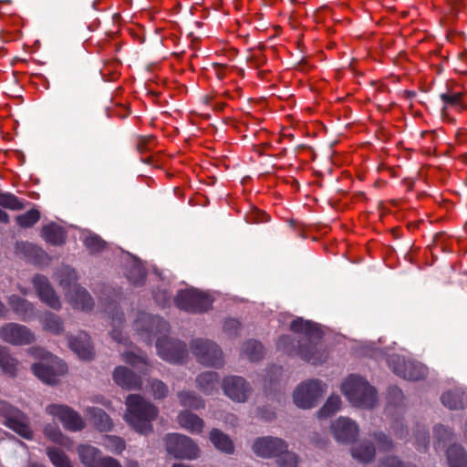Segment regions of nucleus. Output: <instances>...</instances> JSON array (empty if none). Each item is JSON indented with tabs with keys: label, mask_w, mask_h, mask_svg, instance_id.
Instances as JSON below:
<instances>
[{
	"label": "nucleus",
	"mask_w": 467,
	"mask_h": 467,
	"mask_svg": "<svg viewBox=\"0 0 467 467\" xmlns=\"http://www.w3.org/2000/svg\"><path fill=\"white\" fill-rule=\"evenodd\" d=\"M435 434L438 437L439 443L448 440L451 433L443 426H438L435 428Z\"/></svg>",
	"instance_id": "obj_47"
},
{
	"label": "nucleus",
	"mask_w": 467,
	"mask_h": 467,
	"mask_svg": "<svg viewBox=\"0 0 467 467\" xmlns=\"http://www.w3.org/2000/svg\"><path fill=\"white\" fill-rule=\"evenodd\" d=\"M9 306L16 314L24 317L33 310L32 304L17 295H12L8 299Z\"/></svg>",
	"instance_id": "obj_31"
},
{
	"label": "nucleus",
	"mask_w": 467,
	"mask_h": 467,
	"mask_svg": "<svg viewBox=\"0 0 467 467\" xmlns=\"http://www.w3.org/2000/svg\"><path fill=\"white\" fill-rule=\"evenodd\" d=\"M40 212L36 208H32L25 213L17 215L16 222L21 228L26 229L34 226L40 220Z\"/></svg>",
	"instance_id": "obj_32"
},
{
	"label": "nucleus",
	"mask_w": 467,
	"mask_h": 467,
	"mask_svg": "<svg viewBox=\"0 0 467 467\" xmlns=\"http://www.w3.org/2000/svg\"><path fill=\"white\" fill-rule=\"evenodd\" d=\"M10 220V217L8 213L2 209H0V223H8Z\"/></svg>",
	"instance_id": "obj_53"
},
{
	"label": "nucleus",
	"mask_w": 467,
	"mask_h": 467,
	"mask_svg": "<svg viewBox=\"0 0 467 467\" xmlns=\"http://www.w3.org/2000/svg\"><path fill=\"white\" fill-rule=\"evenodd\" d=\"M210 440L217 450L229 454L234 452L233 441L219 430L213 429L211 431Z\"/></svg>",
	"instance_id": "obj_26"
},
{
	"label": "nucleus",
	"mask_w": 467,
	"mask_h": 467,
	"mask_svg": "<svg viewBox=\"0 0 467 467\" xmlns=\"http://www.w3.org/2000/svg\"><path fill=\"white\" fill-rule=\"evenodd\" d=\"M122 358L126 363L130 364L131 366H134V367H137V366L139 367L140 364L143 367L147 366V362H146V359L144 357H142L140 355L134 354L132 352L123 353Z\"/></svg>",
	"instance_id": "obj_43"
},
{
	"label": "nucleus",
	"mask_w": 467,
	"mask_h": 467,
	"mask_svg": "<svg viewBox=\"0 0 467 467\" xmlns=\"http://www.w3.org/2000/svg\"><path fill=\"white\" fill-rule=\"evenodd\" d=\"M285 138H287L290 140H292L294 139V135L293 134H286V135H285Z\"/></svg>",
	"instance_id": "obj_61"
},
{
	"label": "nucleus",
	"mask_w": 467,
	"mask_h": 467,
	"mask_svg": "<svg viewBox=\"0 0 467 467\" xmlns=\"http://www.w3.org/2000/svg\"><path fill=\"white\" fill-rule=\"evenodd\" d=\"M1 338L12 345H28L35 340L34 334L17 323H6L0 331Z\"/></svg>",
	"instance_id": "obj_14"
},
{
	"label": "nucleus",
	"mask_w": 467,
	"mask_h": 467,
	"mask_svg": "<svg viewBox=\"0 0 467 467\" xmlns=\"http://www.w3.org/2000/svg\"><path fill=\"white\" fill-rule=\"evenodd\" d=\"M249 61L256 67H259L266 63V57L262 53L253 54L249 57Z\"/></svg>",
	"instance_id": "obj_48"
},
{
	"label": "nucleus",
	"mask_w": 467,
	"mask_h": 467,
	"mask_svg": "<svg viewBox=\"0 0 467 467\" xmlns=\"http://www.w3.org/2000/svg\"><path fill=\"white\" fill-rule=\"evenodd\" d=\"M111 337L118 343H122L124 341V338L122 337V331L119 327H115L111 331Z\"/></svg>",
	"instance_id": "obj_51"
},
{
	"label": "nucleus",
	"mask_w": 467,
	"mask_h": 467,
	"mask_svg": "<svg viewBox=\"0 0 467 467\" xmlns=\"http://www.w3.org/2000/svg\"><path fill=\"white\" fill-rule=\"evenodd\" d=\"M102 445L109 451L119 454L125 450V441L116 436H105Z\"/></svg>",
	"instance_id": "obj_39"
},
{
	"label": "nucleus",
	"mask_w": 467,
	"mask_h": 467,
	"mask_svg": "<svg viewBox=\"0 0 467 467\" xmlns=\"http://www.w3.org/2000/svg\"><path fill=\"white\" fill-rule=\"evenodd\" d=\"M47 453L55 467H73L67 456L57 448H47Z\"/></svg>",
	"instance_id": "obj_37"
},
{
	"label": "nucleus",
	"mask_w": 467,
	"mask_h": 467,
	"mask_svg": "<svg viewBox=\"0 0 467 467\" xmlns=\"http://www.w3.org/2000/svg\"><path fill=\"white\" fill-rule=\"evenodd\" d=\"M7 313V307L5 304L0 300V318L5 317Z\"/></svg>",
	"instance_id": "obj_56"
},
{
	"label": "nucleus",
	"mask_w": 467,
	"mask_h": 467,
	"mask_svg": "<svg viewBox=\"0 0 467 467\" xmlns=\"http://www.w3.org/2000/svg\"><path fill=\"white\" fill-rule=\"evenodd\" d=\"M26 251L30 254H37L38 253L44 254V252L41 249H38L36 245H33L31 244H26Z\"/></svg>",
	"instance_id": "obj_52"
},
{
	"label": "nucleus",
	"mask_w": 467,
	"mask_h": 467,
	"mask_svg": "<svg viewBox=\"0 0 467 467\" xmlns=\"http://www.w3.org/2000/svg\"><path fill=\"white\" fill-rule=\"evenodd\" d=\"M351 454L354 459L361 462H368L373 459L375 450L365 443H360L352 449Z\"/></svg>",
	"instance_id": "obj_35"
},
{
	"label": "nucleus",
	"mask_w": 467,
	"mask_h": 467,
	"mask_svg": "<svg viewBox=\"0 0 467 467\" xmlns=\"http://www.w3.org/2000/svg\"><path fill=\"white\" fill-rule=\"evenodd\" d=\"M442 404L451 410H460L467 406V390L457 388L442 394Z\"/></svg>",
	"instance_id": "obj_21"
},
{
	"label": "nucleus",
	"mask_w": 467,
	"mask_h": 467,
	"mask_svg": "<svg viewBox=\"0 0 467 467\" xmlns=\"http://www.w3.org/2000/svg\"><path fill=\"white\" fill-rule=\"evenodd\" d=\"M89 421L100 431H109L112 427L111 419L101 409L90 408L87 410Z\"/></svg>",
	"instance_id": "obj_23"
},
{
	"label": "nucleus",
	"mask_w": 467,
	"mask_h": 467,
	"mask_svg": "<svg viewBox=\"0 0 467 467\" xmlns=\"http://www.w3.org/2000/svg\"><path fill=\"white\" fill-rule=\"evenodd\" d=\"M98 467H122L120 463L114 458L103 457L98 464Z\"/></svg>",
	"instance_id": "obj_46"
},
{
	"label": "nucleus",
	"mask_w": 467,
	"mask_h": 467,
	"mask_svg": "<svg viewBox=\"0 0 467 467\" xmlns=\"http://www.w3.org/2000/svg\"><path fill=\"white\" fill-rule=\"evenodd\" d=\"M180 403L184 407L198 410L204 406L202 399L194 395L192 392H181L179 393Z\"/></svg>",
	"instance_id": "obj_40"
},
{
	"label": "nucleus",
	"mask_w": 467,
	"mask_h": 467,
	"mask_svg": "<svg viewBox=\"0 0 467 467\" xmlns=\"http://www.w3.org/2000/svg\"><path fill=\"white\" fill-rule=\"evenodd\" d=\"M77 451L81 463L85 467H98L102 458L99 450L88 444L79 445Z\"/></svg>",
	"instance_id": "obj_22"
},
{
	"label": "nucleus",
	"mask_w": 467,
	"mask_h": 467,
	"mask_svg": "<svg viewBox=\"0 0 467 467\" xmlns=\"http://www.w3.org/2000/svg\"><path fill=\"white\" fill-rule=\"evenodd\" d=\"M0 367L5 374L11 377L16 375L18 361L9 355L5 347H0Z\"/></svg>",
	"instance_id": "obj_30"
},
{
	"label": "nucleus",
	"mask_w": 467,
	"mask_h": 467,
	"mask_svg": "<svg viewBox=\"0 0 467 467\" xmlns=\"http://www.w3.org/2000/svg\"><path fill=\"white\" fill-rule=\"evenodd\" d=\"M371 356L375 358H379L382 356V352H381V350H379L378 348L373 349Z\"/></svg>",
	"instance_id": "obj_57"
},
{
	"label": "nucleus",
	"mask_w": 467,
	"mask_h": 467,
	"mask_svg": "<svg viewBox=\"0 0 467 467\" xmlns=\"http://www.w3.org/2000/svg\"><path fill=\"white\" fill-rule=\"evenodd\" d=\"M224 66L221 65V64H218V63H213V67L217 68V67H223Z\"/></svg>",
	"instance_id": "obj_62"
},
{
	"label": "nucleus",
	"mask_w": 467,
	"mask_h": 467,
	"mask_svg": "<svg viewBox=\"0 0 467 467\" xmlns=\"http://www.w3.org/2000/svg\"><path fill=\"white\" fill-rule=\"evenodd\" d=\"M284 318L285 320H288V321H300V322H303V321H306L303 317H294L292 315L290 314H287L284 317Z\"/></svg>",
	"instance_id": "obj_55"
},
{
	"label": "nucleus",
	"mask_w": 467,
	"mask_h": 467,
	"mask_svg": "<svg viewBox=\"0 0 467 467\" xmlns=\"http://www.w3.org/2000/svg\"><path fill=\"white\" fill-rule=\"evenodd\" d=\"M332 430L337 441L350 442L355 440L358 433L357 424L348 418H339L333 425Z\"/></svg>",
	"instance_id": "obj_18"
},
{
	"label": "nucleus",
	"mask_w": 467,
	"mask_h": 467,
	"mask_svg": "<svg viewBox=\"0 0 467 467\" xmlns=\"http://www.w3.org/2000/svg\"><path fill=\"white\" fill-rule=\"evenodd\" d=\"M113 379L117 385L126 389H137L141 386L140 379L122 366L115 368Z\"/></svg>",
	"instance_id": "obj_20"
},
{
	"label": "nucleus",
	"mask_w": 467,
	"mask_h": 467,
	"mask_svg": "<svg viewBox=\"0 0 467 467\" xmlns=\"http://www.w3.org/2000/svg\"><path fill=\"white\" fill-rule=\"evenodd\" d=\"M127 276L133 285H141L146 279V271L142 265L136 264L129 270Z\"/></svg>",
	"instance_id": "obj_42"
},
{
	"label": "nucleus",
	"mask_w": 467,
	"mask_h": 467,
	"mask_svg": "<svg viewBox=\"0 0 467 467\" xmlns=\"http://www.w3.org/2000/svg\"><path fill=\"white\" fill-rule=\"evenodd\" d=\"M70 300L75 308L84 311L91 310L94 306L92 296L85 288L82 287L75 289Z\"/></svg>",
	"instance_id": "obj_24"
},
{
	"label": "nucleus",
	"mask_w": 467,
	"mask_h": 467,
	"mask_svg": "<svg viewBox=\"0 0 467 467\" xmlns=\"http://www.w3.org/2000/svg\"><path fill=\"white\" fill-rule=\"evenodd\" d=\"M150 385L153 395L156 399H162L166 396L168 389L163 382L155 379L151 381Z\"/></svg>",
	"instance_id": "obj_44"
},
{
	"label": "nucleus",
	"mask_w": 467,
	"mask_h": 467,
	"mask_svg": "<svg viewBox=\"0 0 467 467\" xmlns=\"http://www.w3.org/2000/svg\"><path fill=\"white\" fill-rule=\"evenodd\" d=\"M40 235L47 244L54 246L64 244L67 239L65 229L54 222L43 225Z\"/></svg>",
	"instance_id": "obj_19"
},
{
	"label": "nucleus",
	"mask_w": 467,
	"mask_h": 467,
	"mask_svg": "<svg viewBox=\"0 0 467 467\" xmlns=\"http://www.w3.org/2000/svg\"><path fill=\"white\" fill-rule=\"evenodd\" d=\"M264 353L263 346L254 340L246 342L243 348V354L250 360H259Z\"/></svg>",
	"instance_id": "obj_36"
},
{
	"label": "nucleus",
	"mask_w": 467,
	"mask_h": 467,
	"mask_svg": "<svg viewBox=\"0 0 467 467\" xmlns=\"http://www.w3.org/2000/svg\"><path fill=\"white\" fill-rule=\"evenodd\" d=\"M45 330L54 335H59L64 331L63 323H46Z\"/></svg>",
	"instance_id": "obj_49"
},
{
	"label": "nucleus",
	"mask_w": 467,
	"mask_h": 467,
	"mask_svg": "<svg viewBox=\"0 0 467 467\" xmlns=\"http://www.w3.org/2000/svg\"><path fill=\"white\" fill-rule=\"evenodd\" d=\"M450 467H467V457L464 450L459 445H452L447 451Z\"/></svg>",
	"instance_id": "obj_28"
},
{
	"label": "nucleus",
	"mask_w": 467,
	"mask_h": 467,
	"mask_svg": "<svg viewBox=\"0 0 467 467\" xmlns=\"http://www.w3.org/2000/svg\"><path fill=\"white\" fill-rule=\"evenodd\" d=\"M68 346L80 359L89 360L94 357L90 338L85 332H79L77 336L68 337Z\"/></svg>",
	"instance_id": "obj_17"
},
{
	"label": "nucleus",
	"mask_w": 467,
	"mask_h": 467,
	"mask_svg": "<svg viewBox=\"0 0 467 467\" xmlns=\"http://www.w3.org/2000/svg\"><path fill=\"white\" fill-rule=\"evenodd\" d=\"M156 348L158 355L162 359L172 363H182L187 356L185 344L172 340L168 337H158Z\"/></svg>",
	"instance_id": "obj_13"
},
{
	"label": "nucleus",
	"mask_w": 467,
	"mask_h": 467,
	"mask_svg": "<svg viewBox=\"0 0 467 467\" xmlns=\"http://www.w3.org/2000/svg\"><path fill=\"white\" fill-rule=\"evenodd\" d=\"M342 392L356 407L372 408L377 402V393L363 378L350 375L341 386Z\"/></svg>",
	"instance_id": "obj_5"
},
{
	"label": "nucleus",
	"mask_w": 467,
	"mask_h": 467,
	"mask_svg": "<svg viewBox=\"0 0 467 467\" xmlns=\"http://www.w3.org/2000/svg\"><path fill=\"white\" fill-rule=\"evenodd\" d=\"M213 301L212 295L193 287L179 290L174 297V304L178 308L195 314L209 311Z\"/></svg>",
	"instance_id": "obj_6"
},
{
	"label": "nucleus",
	"mask_w": 467,
	"mask_h": 467,
	"mask_svg": "<svg viewBox=\"0 0 467 467\" xmlns=\"http://www.w3.org/2000/svg\"><path fill=\"white\" fill-rule=\"evenodd\" d=\"M167 451L175 458L188 460L196 459L200 450L192 439L184 435L173 433L166 437Z\"/></svg>",
	"instance_id": "obj_8"
},
{
	"label": "nucleus",
	"mask_w": 467,
	"mask_h": 467,
	"mask_svg": "<svg viewBox=\"0 0 467 467\" xmlns=\"http://www.w3.org/2000/svg\"><path fill=\"white\" fill-rule=\"evenodd\" d=\"M45 435L53 442L58 443L63 446H67L70 441L63 435L61 431L57 426H47L45 428Z\"/></svg>",
	"instance_id": "obj_41"
},
{
	"label": "nucleus",
	"mask_w": 467,
	"mask_h": 467,
	"mask_svg": "<svg viewBox=\"0 0 467 467\" xmlns=\"http://www.w3.org/2000/svg\"><path fill=\"white\" fill-rule=\"evenodd\" d=\"M192 350L202 364L211 367L222 365L223 353L221 349L209 340L194 339L192 342Z\"/></svg>",
	"instance_id": "obj_12"
},
{
	"label": "nucleus",
	"mask_w": 467,
	"mask_h": 467,
	"mask_svg": "<svg viewBox=\"0 0 467 467\" xmlns=\"http://www.w3.org/2000/svg\"><path fill=\"white\" fill-rule=\"evenodd\" d=\"M0 414L6 420V426L26 439H31L33 432L26 416L6 401L0 400Z\"/></svg>",
	"instance_id": "obj_11"
},
{
	"label": "nucleus",
	"mask_w": 467,
	"mask_h": 467,
	"mask_svg": "<svg viewBox=\"0 0 467 467\" xmlns=\"http://www.w3.org/2000/svg\"><path fill=\"white\" fill-rule=\"evenodd\" d=\"M426 441H427V437L425 434H422L420 438V442L418 444V447H419V450L420 451L421 448L422 449H425L426 448Z\"/></svg>",
	"instance_id": "obj_54"
},
{
	"label": "nucleus",
	"mask_w": 467,
	"mask_h": 467,
	"mask_svg": "<svg viewBox=\"0 0 467 467\" xmlns=\"http://www.w3.org/2000/svg\"><path fill=\"white\" fill-rule=\"evenodd\" d=\"M46 321L53 322V321H57V320L53 317H50L47 318Z\"/></svg>",
	"instance_id": "obj_64"
},
{
	"label": "nucleus",
	"mask_w": 467,
	"mask_h": 467,
	"mask_svg": "<svg viewBox=\"0 0 467 467\" xmlns=\"http://www.w3.org/2000/svg\"><path fill=\"white\" fill-rule=\"evenodd\" d=\"M26 204H29L27 201L21 200L11 192H0V206L12 211L23 210Z\"/></svg>",
	"instance_id": "obj_29"
},
{
	"label": "nucleus",
	"mask_w": 467,
	"mask_h": 467,
	"mask_svg": "<svg viewBox=\"0 0 467 467\" xmlns=\"http://www.w3.org/2000/svg\"><path fill=\"white\" fill-rule=\"evenodd\" d=\"M29 353L36 358H39V362L32 367L33 373L44 383L56 384L59 377L64 375L67 370V365L58 358L53 356L49 352L41 348H32Z\"/></svg>",
	"instance_id": "obj_3"
},
{
	"label": "nucleus",
	"mask_w": 467,
	"mask_h": 467,
	"mask_svg": "<svg viewBox=\"0 0 467 467\" xmlns=\"http://www.w3.org/2000/svg\"><path fill=\"white\" fill-rule=\"evenodd\" d=\"M46 412L58 420L67 431H78L85 428L82 417L67 405L51 404L47 406Z\"/></svg>",
	"instance_id": "obj_9"
},
{
	"label": "nucleus",
	"mask_w": 467,
	"mask_h": 467,
	"mask_svg": "<svg viewBox=\"0 0 467 467\" xmlns=\"http://www.w3.org/2000/svg\"><path fill=\"white\" fill-rule=\"evenodd\" d=\"M28 467H44V466L42 464L33 462V463H30Z\"/></svg>",
	"instance_id": "obj_59"
},
{
	"label": "nucleus",
	"mask_w": 467,
	"mask_h": 467,
	"mask_svg": "<svg viewBox=\"0 0 467 467\" xmlns=\"http://www.w3.org/2000/svg\"><path fill=\"white\" fill-rule=\"evenodd\" d=\"M325 391L319 380H308L299 385L294 392V402L301 409H310L316 405Z\"/></svg>",
	"instance_id": "obj_10"
},
{
	"label": "nucleus",
	"mask_w": 467,
	"mask_h": 467,
	"mask_svg": "<svg viewBox=\"0 0 467 467\" xmlns=\"http://www.w3.org/2000/svg\"><path fill=\"white\" fill-rule=\"evenodd\" d=\"M126 421L139 433L147 434L151 431V421L156 419L158 410L141 396L130 394L126 400Z\"/></svg>",
	"instance_id": "obj_2"
},
{
	"label": "nucleus",
	"mask_w": 467,
	"mask_h": 467,
	"mask_svg": "<svg viewBox=\"0 0 467 467\" xmlns=\"http://www.w3.org/2000/svg\"><path fill=\"white\" fill-rule=\"evenodd\" d=\"M285 154H286V149H283L282 151L280 152V155L285 156Z\"/></svg>",
	"instance_id": "obj_63"
},
{
	"label": "nucleus",
	"mask_w": 467,
	"mask_h": 467,
	"mask_svg": "<svg viewBox=\"0 0 467 467\" xmlns=\"http://www.w3.org/2000/svg\"><path fill=\"white\" fill-rule=\"evenodd\" d=\"M126 467H140V465H139L138 462L130 460L127 462Z\"/></svg>",
	"instance_id": "obj_58"
},
{
	"label": "nucleus",
	"mask_w": 467,
	"mask_h": 467,
	"mask_svg": "<svg viewBox=\"0 0 467 467\" xmlns=\"http://www.w3.org/2000/svg\"><path fill=\"white\" fill-rule=\"evenodd\" d=\"M151 140V139H140L138 141L137 149L139 152L143 153L150 150L149 148V142Z\"/></svg>",
	"instance_id": "obj_50"
},
{
	"label": "nucleus",
	"mask_w": 467,
	"mask_h": 467,
	"mask_svg": "<svg viewBox=\"0 0 467 467\" xmlns=\"http://www.w3.org/2000/svg\"><path fill=\"white\" fill-rule=\"evenodd\" d=\"M291 330L294 333L302 331L298 335L296 343L290 336L281 337L277 341V348L290 356L298 355L303 359L317 365L325 358L321 338L323 333L317 323H292Z\"/></svg>",
	"instance_id": "obj_1"
},
{
	"label": "nucleus",
	"mask_w": 467,
	"mask_h": 467,
	"mask_svg": "<svg viewBox=\"0 0 467 467\" xmlns=\"http://www.w3.org/2000/svg\"><path fill=\"white\" fill-rule=\"evenodd\" d=\"M178 422L182 428L192 433L201 432L203 427L202 420L189 411L180 413L178 416Z\"/></svg>",
	"instance_id": "obj_25"
},
{
	"label": "nucleus",
	"mask_w": 467,
	"mask_h": 467,
	"mask_svg": "<svg viewBox=\"0 0 467 467\" xmlns=\"http://www.w3.org/2000/svg\"><path fill=\"white\" fill-rule=\"evenodd\" d=\"M84 246L90 254H97L106 248V242L98 234H89L83 241Z\"/></svg>",
	"instance_id": "obj_38"
},
{
	"label": "nucleus",
	"mask_w": 467,
	"mask_h": 467,
	"mask_svg": "<svg viewBox=\"0 0 467 467\" xmlns=\"http://www.w3.org/2000/svg\"><path fill=\"white\" fill-rule=\"evenodd\" d=\"M217 383L218 377L215 372H204L197 378L198 387L205 393H211Z\"/></svg>",
	"instance_id": "obj_33"
},
{
	"label": "nucleus",
	"mask_w": 467,
	"mask_h": 467,
	"mask_svg": "<svg viewBox=\"0 0 467 467\" xmlns=\"http://www.w3.org/2000/svg\"><path fill=\"white\" fill-rule=\"evenodd\" d=\"M33 284L42 302L53 309L60 308L59 297L46 276L36 275L33 278Z\"/></svg>",
	"instance_id": "obj_15"
},
{
	"label": "nucleus",
	"mask_w": 467,
	"mask_h": 467,
	"mask_svg": "<svg viewBox=\"0 0 467 467\" xmlns=\"http://www.w3.org/2000/svg\"><path fill=\"white\" fill-rule=\"evenodd\" d=\"M223 391L233 400L244 402L247 399L250 388L241 377H228L223 380Z\"/></svg>",
	"instance_id": "obj_16"
},
{
	"label": "nucleus",
	"mask_w": 467,
	"mask_h": 467,
	"mask_svg": "<svg viewBox=\"0 0 467 467\" xmlns=\"http://www.w3.org/2000/svg\"><path fill=\"white\" fill-rule=\"evenodd\" d=\"M139 321H151L146 315H143Z\"/></svg>",
	"instance_id": "obj_60"
},
{
	"label": "nucleus",
	"mask_w": 467,
	"mask_h": 467,
	"mask_svg": "<svg viewBox=\"0 0 467 467\" xmlns=\"http://www.w3.org/2000/svg\"><path fill=\"white\" fill-rule=\"evenodd\" d=\"M462 97H463V94L461 93V92H456V93H441L440 95V98H441V99L442 100V102L444 104V106L441 109V116H442V118H448V119L450 121H453V119H451L447 115V107L450 106V107L459 108L460 110L463 109L464 106H463L462 101Z\"/></svg>",
	"instance_id": "obj_27"
},
{
	"label": "nucleus",
	"mask_w": 467,
	"mask_h": 467,
	"mask_svg": "<svg viewBox=\"0 0 467 467\" xmlns=\"http://www.w3.org/2000/svg\"><path fill=\"white\" fill-rule=\"evenodd\" d=\"M286 443L278 438L264 437L253 444L254 452L263 458L277 457L279 467H297V456L286 451Z\"/></svg>",
	"instance_id": "obj_4"
},
{
	"label": "nucleus",
	"mask_w": 467,
	"mask_h": 467,
	"mask_svg": "<svg viewBox=\"0 0 467 467\" xmlns=\"http://www.w3.org/2000/svg\"><path fill=\"white\" fill-rule=\"evenodd\" d=\"M341 407V400L338 396L332 395L328 398L325 405L318 411L320 419H326L334 415Z\"/></svg>",
	"instance_id": "obj_34"
},
{
	"label": "nucleus",
	"mask_w": 467,
	"mask_h": 467,
	"mask_svg": "<svg viewBox=\"0 0 467 467\" xmlns=\"http://www.w3.org/2000/svg\"><path fill=\"white\" fill-rule=\"evenodd\" d=\"M389 368L398 376L407 380H419L427 374V368L420 362L407 360L404 356L388 355Z\"/></svg>",
	"instance_id": "obj_7"
},
{
	"label": "nucleus",
	"mask_w": 467,
	"mask_h": 467,
	"mask_svg": "<svg viewBox=\"0 0 467 467\" xmlns=\"http://www.w3.org/2000/svg\"><path fill=\"white\" fill-rule=\"evenodd\" d=\"M375 441L379 451H389L392 448L391 441L384 434L375 435Z\"/></svg>",
	"instance_id": "obj_45"
}]
</instances>
